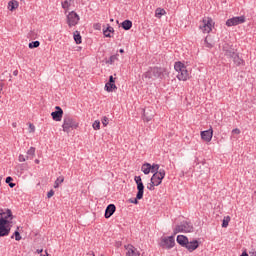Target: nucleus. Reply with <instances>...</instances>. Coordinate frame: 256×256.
<instances>
[{"label":"nucleus","instance_id":"obj_31","mask_svg":"<svg viewBox=\"0 0 256 256\" xmlns=\"http://www.w3.org/2000/svg\"><path fill=\"white\" fill-rule=\"evenodd\" d=\"M39 45H41V42L39 41H32L28 44L29 49H37V47H39Z\"/></svg>","mask_w":256,"mask_h":256},{"label":"nucleus","instance_id":"obj_25","mask_svg":"<svg viewBox=\"0 0 256 256\" xmlns=\"http://www.w3.org/2000/svg\"><path fill=\"white\" fill-rule=\"evenodd\" d=\"M115 89H117V85H115V84H113V83L106 82V84H105V90H106L108 93H113V91H115Z\"/></svg>","mask_w":256,"mask_h":256},{"label":"nucleus","instance_id":"obj_49","mask_svg":"<svg viewBox=\"0 0 256 256\" xmlns=\"http://www.w3.org/2000/svg\"><path fill=\"white\" fill-rule=\"evenodd\" d=\"M36 253H38V255H40V253H43V249H37Z\"/></svg>","mask_w":256,"mask_h":256},{"label":"nucleus","instance_id":"obj_46","mask_svg":"<svg viewBox=\"0 0 256 256\" xmlns=\"http://www.w3.org/2000/svg\"><path fill=\"white\" fill-rule=\"evenodd\" d=\"M108 83L115 84V78L113 77V75L109 76Z\"/></svg>","mask_w":256,"mask_h":256},{"label":"nucleus","instance_id":"obj_22","mask_svg":"<svg viewBox=\"0 0 256 256\" xmlns=\"http://www.w3.org/2000/svg\"><path fill=\"white\" fill-rule=\"evenodd\" d=\"M73 37H74V41H75L76 45H81L83 43V39H82L81 33L79 31L76 30L74 32Z\"/></svg>","mask_w":256,"mask_h":256},{"label":"nucleus","instance_id":"obj_42","mask_svg":"<svg viewBox=\"0 0 256 256\" xmlns=\"http://www.w3.org/2000/svg\"><path fill=\"white\" fill-rule=\"evenodd\" d=\"M93 29H95V31H101V23H94Z\"/></svg>","mask_w":256,"mask_h":256},{"label":"nucleus","instance_id":"obj_18","mask_svg":"<svg viewBox=\"0 0 256 256\" xmlns=\"http://www.w3.org/2000/svg\"><path fill=\"white\" fill-rule=\"evenodd\" d=\"M189 253H193V251H196V249H199V241L198 240H193L191 242H187V244L184 246Z\"/></svg>","mask_w":256,"mask_h":256},{"label":"nucleus","instance_id":"obj_17","mask_svg":"<svg viewBox=\"0 0 256 256\" xmlns=\"http://www.w3.org/2000/svg\"><path fill=\"white\" fill-rule=\"evenodd\" d=\"M115 211H117V207L115 206V204H109L105 210V214H104L105 219H110V217H113V215L115 214Z\"/></svg>","mask_w":256,"mask_h":256},{"label":"nucleus","instance_id":"obj_30","mask_svg":"<svg viewBox=\"0 0 256 256\" xmlns=\"http://www.w3.org/2000/svg\"><path fill=\"white\" fill-rule=\"evenodd\" d=\"M119 55L116 54V55H112L110 56V58L106 61V63H108L109 65H113L115 63V61H118L119 60Z\"/></svg>","mask_w":256,"mask_h":256},{"label":"nucleus","instance_id":"obj_41","mask_svg":"<svg viewBox=\"0 0 256 256\" xmlns=\"http://www.w3.org/2000/svg\"><path fill=\"white\" fill-rule=\"evenodd\" d=\"M27 159H29V156H26V158H25V156L23 154L19 155L20 163H23V162L27 161Z\"/></svg>","mask_w":256,"mask_h":256},{"label":"nucleus","instance_id":"obj_2","mask_svg":"<svg viewBox=\"0 0 256 256\" xmlns=\"http://www.w3.org/2000/svg\"><path fill=\"white\" fill-rule=\"evenodd\" d=\"M222 51L224 53V57H227V59H232L233 63H235L237 67L245 65V60L239 57V52H237V49L233 47V44H229L227 42L224 43L222 46Z\"/></svg>","mask_w":256,"mask_h":256},{"label":"nucleus","instance_id":"obj_56","mask_svg":"<svg viewBox=\"0 0 256 256\" xmlns=\"http://www.w3.org/2000/svg\"><path fill=\"white\" fill-rule=\"evenodd\" d=\"M70 3H73V1H75V0H68Z\"/></svg>","mask_w":256,"mask_h":256},{"label":"nucleus","instance_id":"obj_33","mask_svg":"<svg viewBox=\"0 0 256 256\" xmlns=\"http://www.w3.org/2000/svg\"><path fill=\"white\" fill-rule=\"evenodd\" d=\"M231 221V217L230 216H226L223 218V221H222V227L223 228H227L229 227V222Z\"/></svg>","mask_w":256,"mask_h":256},{"label":"nucleus","instance_id":"obj_14","mask_svg":"<svg viewBox=\"0 0 256 256\" xmlns=\"http://www.w3.org/2000/svg\"><path fill=\"white\" fill-rule=\"evenodd\" d=\"M56 111L51 113V117L54 121H61L63 119V109L60 106L55 107Z\"/></svg>","mask_w":256,"mask_h":256},{"label":"nucleus","instance_id":"obj_54","mask_svg":"<svg viewBox=\"0 0 256 256\" xmlns=\"http://www.w3.org/2000/svg\"><path fill=\"white\" fill-rule=\"evenodd\" d=\"M35 163H36L37 165H39V159H36V160H35Z\"/></svg>","mask_w":256,"mask_h":256},{"label":"nucleus","instance_id":"obj_50","mask_svg":"<svg viewBox=\"0 0 256 256\" xmlns=\"http://www.w3.org/2000/svg\"><path fill=\"white\" fill-rule=\"evenodd\" d=\"M119 53H125V50H124L123 48H121V49L119 50Z\"/></svg>","mask_w":256,"mask_h":256},{"label":"nucleus","instance_id":"obj_4","mask_svg":"<svg viewBox=\"0 0 256 256\" xmlns=\"http://www.w3.org/2000/svg\"><path fill=\"white\" fill-rule=\"evenodd\" d=\"M174 69L178 73L176 75L178 81H188L189 71L187 70V66H185L183 62L181 61L175 62Z\"/></svg>","mask_w":256,"mask_h":256},{"label":"nucleus","instance_id":"obj_44","mask_svg":"<svg viewBox=\"0 0 256 256\" xmlns=\"http://www.w3.org/2000/svg\"><path fill=\"white\" fill-rule=\"evenodd\" d=\"M53 195H55V191H54V190H50V191L47 193L48 199H51V197H53Z\"/></svg>","mask_w":256,"mask_h":256},{"label":"nucleus","instance_id":"obj_8","mask_svg":"<svg viewBox=\"0 0 256 256\" xmlns=\"http://www.w3.org/2000/svg\"><path fill=\"white\" fill-rule=\"evenodd\" d=\"M159 246L162 249H173L175 247V234L168 237H162Z\"/></svg>","mask_w":256,"mask_h":256},{"label":"nucleus","instance_id":"obj_5","mask_svg":"<svg viewBox=\"0 0 256 256\" xmlns=\"http://www.w3.org/2000/svg\"><path fill=\"white\" fill-rule=\"evenodd\" d=\"M79 127V123L75 121L71 116L66 115L64 116L62 129L64 133H69L71 129H77Z\"/></svg>","mask_w":256,"mask_h":256},{"label":"nucleus","instance_id":"obj_3","mask_svg":"<svg viewBox=\"0 0 256 256\" xmlns=\"http://www.w3.org/2000/svg\"><path fill=\"white\" fill-rule=\"evenodd\" d=\"M134 181L137 185V194L136 198H130L128 201L129 203H133L134 205H139L140 199H143V195L145 193V185L143 184V180L141 176H135Z\"/></svg>","mask_w":256,"mask_h":256},{"label":"nucleus","instance_id":"obj_11","mask_svg":"<svg viewBox=\"0 0 256 256\" xmlns=\"http://www.w3.org/2000/svg\"><path fill=\"white\" fill-rule=\"evenodd\" d=\"M152 73L155 79H165V75H168L167 68L163 67H153Z\"/></svg>","mask_w":256,"mask_h":256},{"label":"nucleus","instance_id":"obj_38","mask_svg":"<svg viewBox=\"0 0 256 256\" xmlns=\"http://www.w3.org/2000/svg\"><path fill=\"white\" fill-rule=\"evenodd\" d=\"M11 181H13V177L8 176V177L6 178V183L9 185V187H10L11 189H13V187H15V183H13V182H11Z\"/></svg>","mask_w":256,"mask_h":256},{"label":"nucleus","instance_id":"obj_26","mask_svg":"<svg viewBox=\"0 0 256 256\" xmlns=\"http://www.w3.org/2000/svg\"><path fill=\"white\" fill-rule=\"evenodd\" d=\"M163 15H167V11H165V9L157 8L155 10V17H157L158 19H161V17H163Z\"/></svg>","mask_w":256,"mask_h":256},{"label":"nucleus","instance_id":"obj_47","mask_svg":"<svg viewBox=\"0 0 256 256\" xmlns=\"http://www.w3.org/2000/svg\"><path fill=\"white\" fill-rule=\"evenodd\" d=\"M13 75H14V77H17L19 75V70H14Z\"/></svg>","mask_w":256,"mask_h":256},{"label":"nucleus","instance_id":"obj_48","mask_svg":"<svg viewBox=\"0 0 256 256\" xmlns=\"http://www.w3.org/2000/svg\"><path fill=\"white\" fill-rule=\"evenodd\" d=\"M240 256H249V254L247 253V250H244Z\"/></svg>","mask_w":256,"mask_h":256},{"label":"nucleus","instance_id":"obj_10","mask_svg":"<svg viewBox=\"0 0 256 256\" xmlns=\"http://www.w3.org/2000/svg\"><path fill=\"white\" fill-rule=\"evenodd\" d=\"M165 169H160L159 172H156L152 175L151 179L154 183H156V187H159L161 183H163V179H165Z\"/></svg>","mask_w":256,"mask_h":256},{"label":"nucleus","instance_id":"obj_16","mask_svg":"<svg viewBox=\"0 0 256 256\" xmlns=\"http://www.w3.org/2000/svg\"><path fill=\"white\" fill-rule=\"evenodd\" d=\"M126 248V255L125 256H140L141 252H139V250H137V248H135V246L128 244L127 246H125Z\"/></svg>","mask_w":256,"mask_h":256},{"label":"nucleus","instance_id":"obj_36","mask_svg":"<svg viewBox=\"0 0 256 256\" xmlns=\"http://www.w3.org/2000/svg\"><path fill=\"white\" fill-rule=\"evenodd\" d=\"M70 7H71V3L69 0L62 2V9H65V13H67V11H69Z\"/></svg>","mask_w":256,"mask_h":256},{"label":"nucleus","instance_id":"obj_35","mask_svg":"<svg viewBox=\"0 0 256 256\" xmlns=\"http://www.w3.org/2000/svg\"><path fill=\"white\" fill-rule=\"evenodd\" d=\"M14 237L16 241H21V233H19V227H17V230L11 236V239H14Z\"/></svg>","mask_w":256,"mask_h":256},{"label":"nucleus","instance_id":"obj_24","mask_svg":"<svg viewBox=\"0 0 256 256\" xmlns=\"http://www.w3.org/2000/svg\"><path fill=\"white\" fill-rule=\"evenodd\" d=\"M19 7V2L17 0H11L8 3V9L10 11H15Z\"/></svg>","mask_w":256,"mask_h":256},{"label":"nucleus","instance_id":"obj_12","mask_svg":"<svg viewBox=\"0 0 256 256\" xmlns=\"http://www.w3.org/2000/svg\"><path fill=\"white\" fill-rule=\"evenodd\" d=\"M241 23H245V16L233 17L226 21L227 27H235L241 25Z\"/></svg>","mask_w":256,"mask_h":256},{"label":"nucleus","instance_id":"obj_55","mask_svg":"<svg viewBox=\"0 0 256 256\" xmlns=\"http://www.w3.org/2000/svg\"><path fill=\"white\" fill-rule=\"evenodd\" d=\"M250 256H256V252H252Z\"/></svg>","mask_w":256,"mask_h":256},{"label":"nucleus","instance_id":"obj_28","mask_svg":"<svg viewBox=\"0 0 256 256\" xmlns=\"http://www.w3.org/2000/svg\"><path fill=\"white\" fill-rule=\"evenodd\" d=\"M142 77H144V79H153V68H150L148 71H146Z\"/></svg>","mask_w":256,"mask_h":256},{"label":"nucleus","instance_id":"obj_58","mask_svg":"<svg viewBox=\"0 0 256 256\" xmlns=\"http://www.w3.org/2000/svg\"><path fill=\"white\" fill-rule=\"evenodd\" d=\"M101 256H103V255H101Z\"/></svg>","mask_w":256,"mask_h":256},{"label":"nucleus","instance_id":"obj_27","mask_svg":"<svg viewBox=\"0 0 256 256\" xmlns=\"http://www.w3.org/2000/svg\"><path fill=\"white\" fill-rule=\"evenodd\" d=\"M111 33H115V29L113 27H111L110 25H108V27L105 30H103V35L105 37L111 38Z\"/></svg>","mask_w":256,"mask_h":256},{"label":"nucleus","instance_id":"obj_19","mask_svg":"<svg viewBox=\"0 0 256 256\" xmlns=\"http://www.w3.org/2000/svg\"><path fill=\"white\" fill-rule=\"evenodd\" d=\"M176 241L178 245H180L181 247H185L189 241V238H187V236L185 235H178Z\"/></svg>","mask_w":256,"mask_h":256},{"label":"nucleus","instance_id":"obj_52","mask_svg":"<svg viewBox=\"0 0 256 256\" xmlns=\"http://www.w3.org/2000/svg\"><path fill=\"white\" fill-rule=\"evenodd\" d=\"M88 255H93L95 256V253L93 251L89 252Z\"/></svg>","mask_w":256,"mask_h":256},{"label":"nucleus","instance_id":"obj_34","mask_svg":"<svg viewBox=\"0 0 256 256\" xmlns=\"http://www.w3.org/2000/svg\"><path fill=\"white\" fill-rule=\"evenodd\" d=\"M63 181H65V178L63 176L58 177L54 183V189H57V187H59V185H61Z\"/></svg>","mask_w":256,"mask_h":256},{"label":"nucleus","instance_id":"obj_15","mask_svg":"<svg viewBox=\"0 0 256 256\" xmlns=\"http://www.w3.org/2000/svg\"><path fill=\"white\" fill-rule=\"evenodd\" d=\"M201 139L203 141H206V143L211 142V139H213V128L202 131L201 132Z\"/></svg>","mask_w":256,"mask_h":256},{"label":"nucleus","instance_id":"obj_20","mask_svg":"<svg viewBox=\"0 0 256 256\" xmlns=\"http://www.w3.org/2000/svg\"><path fill=\"white\" fill-rule=\"evenodd\" d=\"M121 27L124 29V31H129L131 27H133V22L131 20H124L121 23Z\"/></svg>","mask_w":256,"mask_h":256},{"label":"nucleus","instance_id":"obj_1","mask_svg":"<svg viewBox=\"0 0 256 256\" xmlns=\"http://www.w3.org/2000/svg\"><path fill=\"white\" fill-rule=\"evenodd\" d=\"M14 219L13 212L11 209H6V212L3 208H0V237H7L11 233V221Z\"/></svg>","mask_w":256,"mask_h":256},{"label":"nucleus","instance_id":"obj_51","mask_svg":"<svg viewBox=\"0 0 256 256\" xmlns=\"http://www.w3.org/2000/svg\"><path fill=\"white\" fill-rule=\"evenodd\" d=\"M185 176V172H181V174H180V177H184Z\"/></svg>","mask_w":256,"mask_h":256},{"label":"nucleus","instance_id":"obj_45","mask_svg":"<svg viewBox=\"0 0 256 256\" xmlns=\"http://www.w3.org/2000/svg\"><path fill=\"white\" fill-rule=\"evenodd\" d=\"M30 133H35V125L29 124Z\"/></svg>","mask_w":256,"mask_h":256},{"label":"nucleus","instance_id":"obj_43","mask_svg":"<svg viewBox=\"0 0 256 256\" xmlns=\"http://www.w3.org/2000/svg\"><path fill=\"white\" fill-rule=\"evenodd\" d=\"M232 134H233V135H240V134H241V130L238 129V128L233 129V130H232Z\"/></svg>","mask_w":256,"mask_h":256},{"label":"nucleus","instance_id":"obj_39","mask_svg":"<svg viewBox=\"0 0 256 256\" xmlns=\"http://www.w3.org/2000/svg\"><path fill=\"white\" fill-rule=\"evenodd\" d=\"M27 155L33 157L35 155V147H30L27 151Z\"/></svg>","mask_w":256,"mask_h":256},{"label":"nucleus","instance_id":"obj_23","mask_svg":"<svg viewBox=\"0 0 256 256\" xmlns=\"http://www.w3.org/2000/svg\"><path fill=\"white\" fill-rule=\"evenodd\" d=\"M204 42L208 49H213V47H215V43L213 42V40H211L210 35L206 36Z\"/></svg>","mask_w":256,"mask_h":256},{"label":"nucleus","instance_id":"obj_53","mask_svg":"<svg viewBox=\"0 0 256 256\" xmlns=\"http://www.w3.org/2000/svg\"><path fill=\"white\" fill-rule=\"evenodd\" d=\"M13 127H17V122L12 123Z\"/></svg>","mask_w":256,"mask_h":256},{"label":"nucleus","instance_id":"obj_40","mask_svg":"<svg viewBox=\"0 0 256 256\" xmlns=\"http://www.w3.org/2000/svg\"><path fill=\"white\" fill-rule=\"evenodd\" d=\"M102 124L104 127H107V125H109V118H107V116H104L102 118Z\"/></svg>","mask_w":256,"mask_h":256},{"label":"nucleus","instance_id":"obj_9","mask_svg":"<svg viewBox=\"0 0 256 256\" xmlns=\"http://www.w3.org/2000/svg\"><path fill=\"white\" fill-rule=\"evenodd\" d=\"M81 20V17H79V14L75 11H71L66 16V23L68 27H75L76 25H79V21Z\"/></svg>","mask_w":256,"mask_h":256},{"label":"nucleus","instance_id":"obj_57","mask_svg":"<svg viewBox=\"0 0 256 256\" xmlns=\"http://www.w3.org/2000/svg\"><path fill=\"white\" fill-rule=\"evenodd\" d=\"M110 21H112V22H113V19H110Z\"/></svg>","mask_w":256,"mask_h":256},{"label":"nucleus","instance_id":"obj_21","mask_svg":"<svg viewBox=\"0 0 256 256\" xmlns=\"http://www.w3.org/2000/svg\"><path fill=\"white\" fill-rule=\"evenodd\" d=\"M141 171L144 173V175H149V173H151V163H144L141 167Z\"/></svg>","mask_w":256,"mask_h":256},{"label":"nucleus","instance_id":"obj_37","mask_svg":"<svg viewBox=\"0 0 256 256\" xmlns=\"http://www.w3.org/2000/svg\"><path fill=\"white\" fill-rule=\"evenodd\" d=\"M92 127L94 131H99L101 129V122L99 120L94 121Z\"/></svg>","mask_w":256,"mask_h":256},{"label":"nucleus","instance_id":"obj_29","mask_svg":"<svg viewBox=\"0 0 256 256\" xmlns=\"http://www.w3.org/2000/svg\"><path fill=\"white\" fill-rule=\"evenodd\" d=\"M161 171L159 164H151L150 173H159Z\"/></svg>","mask_w":256,"mask_h":256},{"label":"nucleus","instance_id":"obj_6","mask_svg":"<svg viewBox=\"0 0 256 256\" xmlns=\"http://www.w3.org/2000/svg\"><path fill=\"white\" fill-rule=\"evenodd\" d=\"M193 224L191 222L183 221L180 225H176V227L173 230L174 235H177V233H193Z\"/></svg>","mask_w":256,"mask_h":256},{"label":"nucleus","instance_id":"obj_32","mask_svg":"<svg viewBox=\"0 0 256 256\" xmlns=\"http://www.w3.org/2000/svg\"><path fill=\"white\" fill-rule=\"evenodd\" d=\"M155 187H157V183L150 179V183L147 185V189L149 191H155Z\"/></svg>","mask_w":256,"mask_h":256},{"label":"nucleus","instance_id":"obj_13","mask_svg":"<svg viewBox=\"0 0 256 256\" xmlns=\"http://www.w3.org/2000/svg\"><path fill=\"white\" fill-rule=\"evenodd\" d=\"M155 117V112L151 108L143 109V121L149 123Z\"/></svg>","mask_w":256,"mask_h":256},{"label":"nucleus","instance_id":"obj_7","mask_svg":"<svg viewBox=\"0 0 256 256\" xmlns=\"http://www.w3.org/2000/svg\"><path fill=\"white\" fill-rule=\"evenodd\" d=\"M213 25H215V22H213L211 17H204L199 29L203 31V33H211L213 31Z\"/></svg>","mask_w":256,"mask_h":256}]
</instances>
